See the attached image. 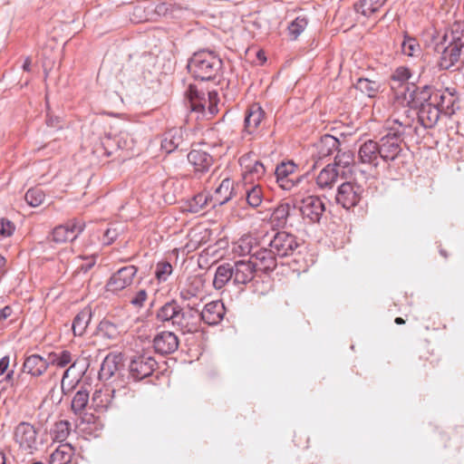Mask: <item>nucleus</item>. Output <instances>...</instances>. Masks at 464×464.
I'll return each mask as SVG.
<instances>
[{
	"label": "nucleus",
	"instance_id": "dca6fc26",
	"mask_svg": "<svg viewBox=\"0 0 464 464\" xmlns=\"http://www.w3.org/2000/svg\"><path fill=\"white\" fill-rule=\"evenodd\" d=\"M296 165L292 161L280 163L275 171L276 182L283 189H291L295 186Z\"/></svg>",
	"mask_w": 464,
	"mask_h": 464
},
{
	"label": "nucleus",
	"instance_id": "603ef678",
	"mask_svg": "<svg viewBox=\"0 0 464 464\" xmlns=\"http://www.w3.org/2000/svg\"><path fill=\"white\" fill-rule=\"evenodd\" d=\"M44 198V191L38 188H31L25 194L26 203H43Z\"/></svg>",
	"mask_w": 464,
	"mask_h": 464
},
{
	"label": "nucleus",
	"instance_id": "2eb2a0df",
	"mask_svg": "<svg viewBox=\"0 0 464 464\" xmlns=\"http://www.w3.org/2000/svg\"><path fill=\"white\" fill-rule=\"evenodd\" d=\"M464 44L460 39L451 42L442 52L439 65L443 70H448L459 62Z\"/></svg>",
	"mask_w": 464,
	"mask_h": 464
},
{
	"label": "nucleus",
	"instance_id": "a211bd4d",
	"mask_svg": "<svg viewBox=\"0 0 464 464\" xmlns=\"http://www.w3.org/2000/svg\"><path fill=\"white\" fill-rule=\"evenodd\" d=\"M188 160L195 172H206L212 166L213 157L201 148H193L188 154Z\"/></svg>",
	"mask_w": 464,
	"mask_h": 464
},
{
	"label": "nucleus",
	"instance_id": "412c9836",
	"mask_svg": "<svg viewBox=\"0 0 464 464\" xmlns=\"http://www.w3.org/2000/svg\"><path fill=\"white\" fill-rule=\"evenodd\" d=\"M115 398L116 392L111 388L96 390L92 397V405L96 411H105L113 405Z\"/></svg>",
	"mask_w": 464,
	"mask_h": 464
},
{
	"label": "nucleus",
	"instance_id": "8fccbe9b",
	"mask_svg": "<svg viewBox=\"0 0 464 464\" xmlns=\"http://www.w3.org/2000/svg\"><path fill=\"white\" fill-rule=\"evenodd\" d=\"M198 305V302H193L192 304L188 303V304L185 307L187 314V321L188 323L196 324V326L198 325V322L201 320L200 311L197 308Z\"/></svg>",
	"mask_w": 464,
	"mask_h": 464
},
{
	"label": "nucleus",
	"instance_id": "ea45409f",
	"mask_svg": "<svg viewBox=\"0 0 464 464\" xmlns=\"http://www.w3.org/2000/svg\"><path fill=\"white\" fill-rule=\"evenodd\" d=\"M49 364L56 365L57 367L63 368L69 363H72L73 356L71 352L63 350L59 353H51L48 355Z\"/></svg>",
	"mask_w": 464,
	"mask_h": 464
},
{
	"label": "nucleus",
	"instance_id": "9d476101",
	"mask_svg": "<svg viewBox=\"0 0 464 464\" xmlns=\"http://www.w3.org/2000/svg\"><path fill=\"white\" fill-rule=\"evenodd\" d=\"M85 223L79 219H72L64 225L57 226L52 233V240L62 244L73 241L84 230Z\"/></svg>",
	"mask_w": 464,
	"mask_h": 464
},
{
	"label": "nucleus",
	"instance_id": "e2e57ef3",
	"mask_svg": "<svg viewBox=\"0 0 464 464\" xmlns=\"http://www.w3.org/2000/svg\"><path fill=\"white\" fill-rule=\"evenodd\" d=\"M6 264V260L4 256H0V274H4L5 272V266Z\"/></svg>",
	"mask_w": 464,
	"mask_h": 464
},
{
	"label": "nucleus",
	"instance_id": "6e6d98bb",
	"mask_svg": "<svg viewBox=\"0 0 464 464\" xmlns=\"http://www.w3.org/2000/svg\"><path fill=\"white\" fill-rule=\"evenodd\" d=\"M205 205H184L182 207L183 212L198 213L204 209Z\"/></svg>",
	"mask_w": 464,
	"mask_h": 464
},
{
	"label": "nucleus",
	"instance_id": "6e6552de",
	"mask_svg": "<svg viewBox=\"0 0 464 464\" xmlns=\"http://www.w3.org/2000/svg\"><path fill=\"white\" fill-rule=\"evenodd\" d=\"M298 246L295 237L285 231L276 232L269 242L271 251L279 257L293 255Z\"/></svg>",
	"mask_w": 464,
	"mask_h": 464
},
{
	"label": "nucleus",
	"instance_id": "a18cd8bd",
	"mask_svg": "<svg viewBox=\"0 0 464 464\" xmlns=\"http://www.w3.org/2000/svg\"><path fill=\"white\" fill-rule=\"evenodd\" d=\"M307 20L304 17H296L288 26L290 35L295 40L306 28Z\"/></svg>",
	"mask_w": 464,
	"mask_h": 464
},
{
	"label": "nucleus",
	"instance_id": "6ab92c4d",
	"mask_svg": "<svg viewBox=\"0 0 464 464\" xmlns=\"http://www.w3.org/2000/svg\"><path fill=\"white\" fill-rule=\"evenodd\" d=\"M225 313L226 308L221 301H212L200 311V319L209 325H215L222 321Z\"/></svg>",
	"mask_w": 464,
	"mask_h": 464
},
{
	"label": "nucleus",
	"instance_id": "4c0bfd02",
	"mask_svg": "<svg viewBox=\"0 0 464 464\" xmlns=\"http://www.w3.org/2000/svg\"><path fill=\"white\" fill-rule=\"evenodd\" d=\"M173 325L178 327L183 333H192L196 330V324L188 323L187 321L186 309L181 308L179 304L175 315Z\"/></svg>",
	"mask_w": 464,
	"mask_h": 464
},
{
	"label": "nucleus",
	"instance_id": "393cba45",
	"mask_svg": "<svg viewBox=\"0 0 464 464\" xmlns=\"http://www.w3.org/2000/svg\"><path fill=\"white\" fill-rule=\"evenodd\" d=\"M121 365V356L117 353H109L103 360L99 372L102 380H109L114 375Z\"/></svg>",
	"mask_w": 464,
	"mask_h": 464
},
{
	"label": "nucleus",
	"instance_id": "0e129e2a",
	"mask_svg": "<svg viewBox=\"0 0 464 464\" xmlns=\"http://www.w3.org/2000/svg\"><path fill=\"white\" fill-rule=\"evenodd\" d=\"M0 464H6L5 463V456L3 452L0 451Z\"/></svg>",
	"mask_w": 464,
	"mask_h": 464
},
{
	"label": "nucleus",
	"instance_id": "774afa93",
	"mask_svg": "<svg viewBox=\"0 0 464 464\" xmlns=\"http://www.w3.org/2000/svg\"><path fill=\"white\" fill-rule=\"evenodd\" d=\"M244 253H250V247H247L246 249L243 250Z\"/></svg>",
	"mask_w": 464,
	"mask_h": 464
},
{
	"label": "nucleus",
	"instance_id": "9b49d317",
	"mask_svg": "<svg viewBox=\"0 0 464 464\" xmlns=\"http://www.w3.org/2000/svg\"><path fill=\"white\" fill-rule=\"evenodd\" d=\"M137 271L134 266H127L120 268L110 277L106 284L107 290L112 293H118L130 286L133 283Z\"/></svg>",
	"mask_w": 464,
	"mask_h": 464
},
{
	"label": "nucleus",
	"instance_id": "2f4dec72",
	"mask_svg": "<svg viewBox=\"0 0 464 464\" xmlns=\"http://www.w3.org/2000/svg\"><path fill=\"white\" fill-rule=\"evenodd\" d=\"M386 0H359L354 8L358 14L365 17L372 16L385 4Z\"/></svg>",
	"mask_w": 464,
	"mask_h": 464
},
{
	"label": "nucleus",
	"instance_id": "79ce46f5",
	"mask_svg": "<svg viewBox=\"0 0 464 464\" xmlns=\"http://www.w3.org/2000/svg\"><path fill=\"white\" fill-rule=\"evenodd\" d=\"M71 431V423L67 420H60L55 423L52 435L54 440L63 442L69 436Z\"/></svg>",
	"mask_w": 464,
	"mask_h": 464
},
{
	"label": "nucleus",
	"instance_id": "ddd939ff",
	"mask_svg": "<svg viewBox=\"0 0 464 464\" xmlns=\"http://www.w3.org/2000/svg\"><path fill=\"white\" fill-rule=\"evenodd\" d=\"M152 343L155 352L162 355L172 353L179 348L178 336L169 331L158 333Z\"/></svg>",
	"mask_w": 464,
	"mask_h": 464
},
{
	"label": "nucleus",
	"instance_id": "b1692460",
	"mask_svg": "<svg viewBox=\"0 0 464 464\" xmlns=\"http://www.w3.org/2000/svg\"><path fill=\"white\" fill-rule=\"evenodd\" d=\"M77 362H72L63 372L61 382V389L63 394H69L79 383L84 372L80 370L75 372Z\"/></svg>",
	"mask_w": 464,
	"mask_h": 464
},
{
	"label": "nucleus",
	"instance_id": "0eeeda50",
	"mask_svg": "<svg viewBox=\"0 0 464 464\" xmlns=\"http://www.w3.org/2000/svg\"><path fill=\"white\" fill-rule=\"evenodd\" d=\"M239 165L242 169L243 180L246 184H253L260 180L266 172V169L261 161L256 159L252 153H246L239 159Z\"/></svg>",
	"mask_w": 464,
	"mask_h": 464
},
{
	"label": "nucleus",
	"instance_id": "c85d7f7f",
	"mask_svg": "<svg viewBox=\"0 0 464 464\" xmlns=\"http://www.w3.org/2000/svg\"><path fill=\"white\" fill-rule=\"evenodd\" d=\"M74 455V449L69 443L60 444L50 456V464H69Z\"/></svg>",
	"mask_w": 464,
	"mask_h": 464
},
{
	"label": "nucleus",
	"instance_id": "5fc2aeb1",
	"mask_svg": "<svg viewBox=\"0 0 464 464\" xmlns=\"http://www.w3.org/2000/svg\"><path fill=\"white\" fill-rule=\"evenodd\" d=\"M147 299V292L141 289L136 293V295L130 299V304L135 307H141Z\"/></svg>",
	"mask_w": 464,
	"mask_h": 464
},
{
	"label": "nucleus",
	"instance_id": "aec40b11",
	"mask_svg": "<svg viewBox=\"0 0 464 464\" xmlns=\"http://www.w3.org/2000/svg\"><path fill=\"white\" fill-rule=\"evenodd\" d=\"M48 366V358L44 359L39 354H31L24 359L23 372L30 374L32 377H40L46 372Z\"/></svg>",
	"mask_w": 464,
	"mask_h": 464
},
{
	"label": "nucleus",
	"instance_id": "58836bf2",
	"mask_svg": "<svg viewBox=\"0 0 464 464\" xmlns=\"http://www.w3.org/2000/svg\"><path fill=\"white\" fill-rule=\"evenodd\" d=\"M289 215V205H278L270 215L269 222L272 227H283Z\"/></svg>",
	"mask_w": 464,
	"mask_h": 464
},
{
	"label": "nucleus",
	"instance_id": "c03bdc74",
	"mask_svg": "<svg viewBox=\"0 0 464 464\" xmlns=\"http://www.w3.org/2000/svg\"><path fill=\"white\" fill-rule=\"evenodd\" d=\"M401 50L408 56H418L420 53V46L414 38L406 37L401 44Z\"/></svg>",
	"mask_w": 464,
	"mask_h": 464
},
{
	"label": "nucleus",
	"instance_id": "4be33fe9",
	"mask_svg": "<svg viewBox=\"0 0 464 464\" xmlns=\"http://www.w3.org/2000/svg\"><path fill=\"white\" fill-rule=\"evenodd\" d=\"M265 118V111L257 103L251 104L246 112L245 130L247 133H254Z\"/></svg>",
	"mask_w": 464,
	"mask_h": 464
},
{
	"label": "nucleus",
	"instance_id": "f03ea898",
	"mask_svg": "<svg viewBox=\"0 0 464 464\" xmlns=\"http://www.w3.org/2000/svg\"><path fill=\"white\" fill-rule=\"evenodd\" d=\"M392 122L399 125L398 128L390 126L392 131L388 132L385 136L382 137L378 142L380 148V157L385 160H394L401 152V142L403 134V126L405 122L398 119L392 120Z\"/></svg>",
	"mask_w": 464,
	"mask_h": 464
},
{
	"label": "nucleus",
	"instance_id": "c756f323",
	"mask_svg": "<svg viewBox=\"0 0 464 464\" xmlns=\"http://www.w3.org/2000/svg\"><path fill=\"white\" fill-rule=\"evenodd\" d=\"M230 280L233 281V266L231 263H225L219 265L215 273L213 279V286L220 290L222 289Z\"/></svg>",
	"mask_w": 464,
	"mask_h": 464
},
{
	"label": "nucleus",
	"instance_id": "338daca9",
	"mask_svg": "<svg viewBox=\"0 0 464 464\" xmlns=\"http://www.w3.org/2000/svg\"><path fill=\"white\" fill-rule=\"evenodd\" d=\"M440 255H441V256H443L444 257H447V256H447L446 251H445V250H443V249H440Z\"/></svg>",
	"mask_w": 464,
	"mask_h": 464
},
{
	"label": "nucleus",
	"instance_id": "052dcab7",
	"mask_svg": "<svg viewBox=\"0 0 464 464\" xmlns=\"http://www.w3.org/2000/svg\"><path fill=\"white\" fill-rule=\"evenodd\" d=\"M94 266V262L91 261L81 266V270L86 273Z\"/></svg>",
	"mask_w": 464,
	"mask_h": 464
},
{
	"label": "nucleus",
	"instance_id": "69168bd1",
	"mask_svg": "<svg viewBox=\"0 0 464 464\" xmlns=\"http://www.w3.org/2000/svg\"><path fill=\"white\" fill-rule=\"evenodd\" d=\"M395 323L397 324H403L405 323V321L401 317H396L395 318Z\"/></svg>",
	"mask_w": 464,
	"mask_h": 464
},
{
	"label": "nucleus",
	"instance_id": "72a5a7b5",
	"mask_svg": "<svg viewBox=\"0 0 464 464\" xmlns=\"http://www.w3.org/2000/svg\"><path fill=\"white\" fill-rule=\"evenodd\" d=\"M338 176L339 172L335 167L328 164L317 175L316 183L320 188H331Z\"/></svg>",
	"mask_w": 464,
	"mask_h": 464
},
{
	"label": "nucleus",
	"instance_id": "f8f14e48",
	"mask_svg": "<svg viewBox=\"0 0 464 464\" xmlns=\"http://www.w3.org/2000/svg\"><path fill=\"white\" fill-rule=\"evenodd\" d=\"M234 285H246L251 282L257 270V265L251 260H238L231 263Z\"/></svg>",
	"mask_w": 464,
	"mask_h": 464
},
{
	"label": "nucleus",
	"instance_id": "1a4fd4ad",
	"mask_svg": "<svg viewBox=\"0 0 464 464\" xmlns=\"http://www.w3.org/2000/svg\"><path fill=\"white\" fill-rule=\"evenodd\" d=\"M157 362L149 353H141L132 358L130 362V374L135 381H140L152 374Z\"/></svg>",
	"mask_w": 464,
	"mask_h": 464
},
{
	"label": "nucleus",
	"instance_id": "3c124183",
	"mask_svg": "<svg viewBox=\"0 0 464 464\" xmlns=\"http://www.w3.org/2000/svg\"><path fill=\"white\" fill-rule=\"evenodd\" d=\"M411 74L410 70L407 67L401 66L398 67L392 75V82H398L401 84L407 82V81L411 78Z\"/></svg>",
	"mask_w": 464,
	"mask_h": 464
},
{
	"label": "nucleus",
	"instance_id": "de8ad7c7",
	"mask_svg": "<svg viewBox=\"0 0 464 464\" xmlns=\"http://www.w3.org/2000/svg\"><path fill=\"white\" fill-rule=\"evenodd\" d=\"M246 203H261L264 198L263 189L259 185L246 189Z\"/></svg>",
	"mask_w": 464,
	"mask_h": 464
},
{
	"label": "nucleus",
	"instance_id": "f3484780",
	"mask_svg": "<svg viewBox=\"0 0 464 464\" xmlns=\"http://www.w3.org/2000/svg\"><path fill=\"white\" fill-rule=\"evenodd\" d=\"M363 192V188L356 184L352 182H343L338 187L336 193V202L337 203H359L362 199V195Z\"/></svg>",
	"mask_w": 464,
	"mask_h": 464
},
{
	"label": "nucleus",
	"instance_id": "7ed1b4c3",
	"mask_svg": "<svg viewBox=\"0 0 464 464\" xmlns=\"http://www.w3.org/2000/svg\"><path fill=\"white\" fill-rule=\"evenodd\" d=\"M414 97L411 100H408L406 96H404L400 103L404 106L407 105L417 108L420 107L419 117L420 121L426 127L434 126L439 119L440 114L442 113L436 106L430 104V101L429 97H426V100L420 99V96L418 95V90L413 92Z\"/></svg>",
	"mask_w": 464,
	"mask_h": 464
},
{
	"label": "nucleus",
	"instance_id": "bf43d9fd",
	"mask_svg": "<svg viewBox=\"0 0 464 464\" xmlns=\"http://www.w3.org/2000/svg\"><path fill=\"white\" fill-rule=\"evenodd\" d=\"M9 365V357L5 356L0 360V375L5 373Z\"/></svg>",
	"mask_w": 464,
	"mask_h": 464
},
{
	"label": "nucleus",
	"instance_id": "7c9ffc66",
	"mask_svg": "<svg viewBox=\"0 0 464 464\" xmlns=\"http://www.w3.org/2000/svg\"><path fill=\"white\" fill-rule=\"evenodd\" d=\"M92 316V310L88 306L84 307L76 314L72 325L74 335L82 336L85 333Z\"/></svg>",
	"mask_w": 464,
	"mask_h": 464
},
{
	"label": "nucleus",
	"instance_id": "49530a36",
	"mask_svg": "<svg viewBox=\"0 0 464 464\" xmlns=\"http://www.w3.org/2000/svg\"><path fill=\"white\" fill-rule=\"evenodd\" d=\"M99 332L109 339H114L119 334L117 326L107 320H103L100 323Z\"/></svg>",
	"mask_w": 464,
	"mask_h": 464
},
{
	"label": "nucleus",
	"instance_id": "39448f33",
	"mask_svg": "<svg viewBox=\"0 0 464 464\" xmlns=\"http://www.w3.org/2000/svg\"><path fill=\"white\" fill-rule=\"evenodd\" d=\"M189 106L193 111H200L208 118L213 117L218 112V93L209 92L208 93V101L205 97L199 95L198 92L193 86H189L188 92Z\"/></svg>",
	"mask_w": 464,
	"mask_h": 464
},
{
	"label": "nucleus",
	"instance_id": "13d9d810",
	"mask_svg": "<svg viewBox=\"0 0 464 464\" xmlns=\"http://www.w3.org/2000/svg\"><path fill=\"white\" fill-rule=\"evenodd\" d=\"M12 308L10 306H5L0 310V322L7 319L12 314Z\"/></svg>",
	"mask_w": 464,
	"mask_h": 464
},
{
	"label": "nucleus",
	"instance_id": "20e7f679",
	"mask_svg": "<svg viewBox=\"0 0 464 464\" xmlns=\"http://www.w3.org/2000/svg\"><path fill=\"white\" fill-rule=\"evenodd\" d=\"M14 438L20 449L29 454L38 450L41 445L37 429L28 422L23 421L15 427Z\"/></svg>",
	"mask_w": 464,
	"mask_h": 464
},
{
	"label": "nucleus",
	"instance_id": "f257e3e1",
	"mask_svg": "<svg viewBox=\"0 0 464 464\" xmlns=\"http://www.w3.org/2000/svg\"><path fill=\"white\" fill-rule=\"evenodd\" d=\"M221 60L212 52L196 53L189 60L188 69L195 79L209 81L221 70Z\"/></svg>",
	"mask_w": 464,
	"mask_h": 464
},
{
	"label": "nucleus",
	"instance_id": "09e8293b",
	"mask_svg": "<svg viewBox=\"0 0 464 464\" xmlns=\"http://www.w3.org/2000/svg\"><path fill=\"white\" fill-rule=\"evenodd\" d=\"M172 273V266L169 262H160L157 265L155 276L160 282H165Z\"/></svg>",
	"mask_w": 464,
	"mask_h": 464
},
{
	"label": "nucleus",
	"instance_id": "5701e85b",
	"mask_svg": "<svg viewBox=\"0 0 464 464\" xmlns=\"http://www.w3.org/2000/svg\"><path fill=\"white\" fill-rule=\"evenodd\" d=\"M358 154L362 163L372 164L375 168L378 166V158L380 157L378 142L372 140L365 141L361 145Z\"/></svg>",
	"mask_w": 464,
	"mask_h": 464
},
{
	"label": "nucleus",
	"instance_id": "4468645a",
	"mask_svg": "<svg viewBox=\"0 0 464 464\" xmlns=\"http://www.w3.org/2000/svg\"><path fill=\"white\" fill-rule=\"evenodd\" d=\"M234 187L233 181L229 179H224L220 185L216 188L213 195L204 197L202 194L197 195L194 199L199 202L204 199V203L208 201H214L215 203H227L229 200L234 198Z\"/></svg>",
	"mask_w": 464,
	"mask_h": 464
},
{
	"label": "nucleus",
	"instance_id": "4d7b16f0",
	"mask_svg": "<svg viewBox=\"0 0 464 464\" xmlns=\"http://www.w3.org/2000/svg\"><path fill=\"white\" fill-rule=\"evenodd\" d=\"M117 237V233L115 229L108 228L104 233V237L106 240V244H111Z\"/></svg>",
	"mask_w": 464,
	"mask_h": 464
},
{
	"label": "nucleus",
	"instance_id": "c9c22d12",
	"mask_svg": "<svg viewBox=\"0 0 464 464\" xmlns=\"http://www.w3.org/2000/svg\"><path fill=\"white\" fill-rule=\"evenodd\" d=\"M325 205H301L300 212L304 218L310 222H319L323 213L325 210Z\"/></svg>",
	"mask_w": 464,
	"mask_h": 464
},
{
	"label": "nucleus",
	"instance_id": "37998d69",
	"mask_svg": "<svg viewBox=\"0 0 464 464\" xmlns=\"http://www.w3.org/2000/svg\"><path fill=\"white\" fill-rule=\"evenodd\" d=\"M354 165V155L352 151H338L334 159V167L343 169H350ZM349 173H352L351 169H348Z\"/></svg>",
	"mask_w": 464,
	"mask_h": 464
},
{
	"label": "nucleus",
	"instance_id": "cd10ccee",
	"mask_svg": "<svg viewBox=\"0 0 464 464\" xmlns=\"http://www.w3.org/2000/svg\"><path fill=\"white\" fill-rule=\"evenodd\" d=\"M184 136L181 128H173L165 133L161 147L167 152H171L179 148L183 142Z\"/></svg>",
	"mask_w": 464,
	"mask_h": 464
},
{
	"label": "nucleus",
	"instance_id": "a878e982",
	"mask_svg": "<svg viewBox=\"0 0 464 464\" xmlns=\"http://www.w3.org/2000/svg\"><path fill=\"white\" fill-rule=\"evenodd\" d=\"M339 147V140L332 135H324L315 144L316 157L323 160L331 156Z\"/></svg>",
	"mask_w": 464,
	"mask_h": 464
},
{
	"label": "nucleus",
	"instance_id": "f704fd0d",
	"mask_svg": "<svg viewBox=\"0 0 464 464\" xmlns=\"http://www.w3.org/2000/svg\"><path fill=\"white\" fill-rule=\"evenodd\" d=\"M179 304L170 301L163 304L157 312V319L160 322H171L173 324Z\"/></svg>",
	"mask_w": 464,
	"mask_h": 464
},
{
	"label": "nucleus",
	"instance_id": "423d86ee",
	"mask_svg": "<svg viewBox=\"0 0 464 464\" xmlns=\"http://www.w3.org/2000/svg\"><path fill=\"white\" fill-rule=\"evenodd\" d=\"M418 95L420 99L426 100L429 97L430 104L436 106L442 113L451 115L454 113L455 96L447 91H434L428 86L418 90Z\"/></svg>",
	"mask_w": 464,
	"mask_h": 464
},
{
	"label": "nucleus",
	"instance_id": "864d4df0",
	"mask_svg": "<svg viewBox=\"0 0 464 464\" xmlns=\"http://www.w3.org/2000/svg\"><path fill=\"white\" fill-rule=\"evenodd\" d=\"M15 230V226L7 218H0V237H9Z\"/></svg>",
	"mask_w": 464,
	"mask_h": 464
},
{
	"label": "nucleus",
	"instance_id": "473e14b6",
	"mask_svg": "<svg viewBox=\"0 0 464 464\" xmlns=\"http://www.w3.org/2000/svg\"><path fill=\"white\" fill-rule=\"evenodd\" d=\"M202 281L198 277H193L188 285L183 287L180 290L179 295L180 298L184 301H188V303L198 302L201 299L198 298V294L202 287Z\"/></svg>",
	"mask_w": 464,
	"mask_h": 464
},
{
	"label": "nucleus",
	"instance_id": "e433bc0d",
	"mask_svg": "<svg viewBox=\"0 0 464 464\" xmlns=\"http://www.w3.org/2000/svg\"><path fill=\"white\" fill-rule=\"evenodd\" d=\"M356 88L370 98L375 97L381 88L380 82L366 78H361L356 83Z\"/></svg>",
	"mask_w": 464,
	"mask_h": 464
},
{
	"label": "nucleus",
	"instance_id": "bb28decb",
	"mask_svg": "<svg viewBox=\"0 0 464 464\" xmlns=\"http://www.w3.org/2000/svg\"><path fill=\"white\" fill-rule=\"evenodd\" d=\"M254 256L258 261L256 263L260 270L265 272L272 271L276 266V256L275 253L271 251V247L263 248L254 254Z\"/></svg>",
	"mask_w": 464,
	"mask_h": 464
},
{
	"label": "nucleus",
	"instance_id": "a19ab883",
	"mask_svg": "<svg viewBox=\"0 0 464 464\" xmlns=\"http://www.w3.org/2000/svg\"><path fill=\"white\" fill-rule=\"evenodd\" d=\"M89 401V392L84 389L79 390L72 401V411L75 414H81L86 408Z\"/></svg>",
	"mask_w": 464,
	"mask_h": 464
},
{
	"label": "nucleus",
	"instance_id": "680f3d73",
	"mask_svg": "<svg viewBox=\"0 0 464 464\" xmlns=\"http://www.w3.org/2000/svg\"><path fill=\"white\" fill-rule=\"evenodd\" d=\"M31 59L27 57L23 64V69L26 72H29L31 70Z\"/></svg>",
	"mask_w": 464,
	"mask_h": 464
}]
</instances>
